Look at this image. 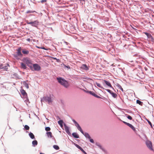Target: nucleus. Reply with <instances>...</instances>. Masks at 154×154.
<instances>
[{"label":"nucleus","mask_w":154,"mask_h":154,"mask_svg":"<svg viewBox=\"0 0 154 154\" xmlns=\"http://www.w3.org/2000/svg\"><path fill=\"white\" fill-rule=\"evenodd\" d=\"M57 80L59 83L66 88L69 86V84L67 81L61 78H57Z\"/></svg>","instance_id":"obj_1"},{"label":"nucleus","mask_w":154,"mask_h":154,"mask_svg":"<svg viewBox=\"0 0 154 154\" xmlns=\"http://www.w3.org/2000/svg\"><path fill=\"white\" fill-rule=\"evenodd\" d=\"M22 61L26 63L30 68L31 69L33 70L32 67L31 66V65L32 64V61L30 58L28 57L24 58L23 59Z\"/></svg>","instance_id":"obj_2"},{"label":"nucleus","mask_w":154,"mask_h":154,"mask_svg":"<svg viewBox=\"0 0 154 154\" xmlns=\"http://www.w3.org/2000/svg\"><path fill=\"white\" fill-rule=\"evenodd\" d=\"M39 22L38 20H36L34 22H27L28 24H30L32 26L34 27H36L38 25Z\"/></svg>","instance_id":"obj_3"},{"label":"nucleus","mask_w":154,"mask_h":154,"mask_svg":"<svg viewBox=\"0 0 154 154\" xmlns=\"http://www.w3.org/2000/svg\"><path fill=\"white\" fill-rule=\"evenodd\" d=\"M33 67L35 71H38L41 69L40 66L37 63L33 64Z\"/></svg>","instance_id":"obj_4"},{"label":"nucleus","mask_w":154,"mask_h":154,"mask_svg":"<svg viewBox=\"0 0 154 154\" xmlns=\"http://www.w3.org/2000/svg\"><path fill=\"white\" fill-rule=\"evenodd\" d=\"M146 144L147 146L151 150H153L152 146V143L149 141H147L146 142Z\"/></svg>","instance_id":"obj_5"},{"label":"nucleus","mask_w":154,"mask_h":154,"mask_svg":"<svg viewBox=\"0 0 154 154\" xmlns=\"http://www.w3.org/2000/svg\"><path fill=\"white\" fill-rule=\"evenodd\" d=\"M17 54L19 56H20V57H22L23 56V54L21 52V48L20 47L17 50Z\"/></svg>","instance_id":"obj_6"},{"label":"nucleus","mask_w":154,"mask_h":154,"mask_svg":"<svg viewBox=\"0 0 154 154\" xmlns=\"http://www.w3.org/2000/svg\"><path fill=\"white\" fill-rule=\"evenodd\" d=\"M144 33L146 35L148 38H149L151 39L152 40L154 39L150 34L147 32H144Z\"/></svg>","instance_id":"obj_7"},{"label":"nucleus","mask_w":154,"mask_h":154,"mask_svg":"<svg viewBox=\"0 0 154 154\" xmlns=\"http://www.w3.org/2000/svg\"><path fill=\"white\" fill-rule=\"evenodd\" d=\"M20 67L22 69H26L27 68V67L26 66V65L23 62H21L20 63Z\"/></svg>","instance_id":"obj_8"},{"label":"nucleus","mask_w":154,"mask_h":154,"mask_svg":"<svg viewBox=\"0 0 154 154\" xmlns=\"http://www.w3.org/2000/svg\"><path fill=\"white\" fill-rule=\"evenodd\" d=\"M45 100L46 102H48V103H51L52 100L51 98L50 97H45Z\"/></svg>","instance_id":"obj_9"},{"label":"nucleus","mask_w":154,"mask_h":154,"mask_svg":"<svg viewBox=\"0 0 154 154\" xmlns=\"http://www.w3.org/2000/svg\"><path fill=\"white\" fill-rule=\"evenodd\" d=\"M89 93L91 95H92L93 96H94V97H96L98 98H101V97L97 95L96 94H95L94 92H92V91H90L89 92Z\"/></svg>","instance_id":"obj_10"},{"label":"nucleus","mask_w":154,"mask_h":154,"mask_svg":"<svg viewBox=\"0 0 154 154\" xmlns=\"http://www.w3.org/2000/svg\"><path fill=\"white\" fill-rule=\"evenodd\" d=\"M75 126L77 127L78 129L79 130L82 134H84V132L82 129L81 127L78 124L77 125H76Z\"/></svg>","instance_id":"obj_11"},{"label":"nucleus","mask_w":154,"mask_h":154,"mask_svg":"<svg viewBox=\"0 0 154 154\" xmlns=\"http://www.w3.org/2000/svg\"><path fill=\"white\" fill-rule=\"evenodd\" d=\"M103 81L106 84V85H107L110 88H112V85H111V83H110L109 82L107 81L106 80H104Z\"/></svg>","instance_id":"obj_12"},{"label":"nucleus","mask_w":154,"mask_h":154,"mask_svg":"<svg viewBox=\"0 0 154 154\" xmlns=\"http://www.w3.org/2000/svg\"><path fill=\"white\" fill-rule=\"evenodd\" d=\"M20 92L21 94L24 96H27V94L25 91L23 89H21L20 91Z\"/></svg>","instance_id":"obj_13"},{"label":"nucleus","mask_w":154,"mask_h":154,"mask_svg":"<svg viewBox=\"0 0 154 154\" xmlns=\"http://www.w3.org/2000/svg\"><path fill=\"white\" fill-rule=\"evenodd\" d=\"M81 68L82 69H85L86 70H88V68L86 64L82 65L81 66Z\"/></svg>","instance_id":"obj_14"},{"label":"nucleus","mask_w":154,"mask_h":154,"mask_svg":"<svg viewBox=\"0 0 154 154\" xmlns=\"http://www.w3.org/2000/svg\"><path fill=\"white\" fill-rule=\"evenodd\" d=\"M23 53L24 54H29V51L23 49L22 51Z\"/></svg>","instance_id":"obj_15"},{"label":"nucleus","mask_w":154,"mask_h":154,"mask_svg":"<svg viewBox=\"0 0 154 154\" xmlns=\"http://www.w3.org/2000/svg\"><path fill=\"white\" fill-rule=\"evenodd\" d=\"M86 137L88 138L89 139H90L91 138V137L89 135V134L87 133H84V134H83Z\"/></svg>","instance_id":"obj_16"},{"label":"nucleus","mask_w":154,"mask_h":154,"mask_svg":"<svg viewBox=\"0 0 154 154\" xmlns=\"http://www.w3.org/2000/svg\"><path fill=\"white\" fill-rule=\"evenodd\" d=\"M48 137L51 138L52 137V133L51 132H48L46 133Z\"/></svg>","instance_id":"obj_17"},{"label":"nucleus","mask_w":154,"mask_h":154,"mask_svg":"<svg viewBox=\"0 0 154 154\" xmlns=\"http://www.w3.org/2000/svg\"><path fill=\"white\" fill-rule=\"evenodd\" d=\"M14 57L17 60H19L20 59V56H19L17 54H14L13 55Z\"/></svg>","instance_id":"obj_18"},{"label":"nucleus","mask_w":154,"mask_h":154,"mask_svg":"<svg viewBox=\"0 0 154 154\" xmlns=\"http://www.w3.org/2000/svg\"><path fill=\"white\" fill-rule=\"evenodd\" d=\"M72 135L75 138H79V136L76 133H74L72 134Z\"/></svg>","instance_id":"obj_19"},{"label":"nucleus","mask_w":154,"mask_h":154,"mask_svg":"<svg viewBox=\"0 0 154 154\" xmlns=\"http://www.w3.org/2000/svg\"><path fill=\"white\" fill-rule=\"evenodd\" d=\"M65 129L67 133L68 134L69 133V128L67 126H66V125L65 126Z\"/></svg>","instance_id":"obj_20"},{"label":"nucleus","mask_w":154,"mask_h":154,"mask_svg":"<svg viewBox=\"0 0 154 154\" xmlns=\"http://www.w3.org/2000/svg\"><path fill=\"white\" fill-rule=\"evenodd\" d=\"M38 144V142L37 140H35L34 141H33L32 142V144L33 146H35L37 145Z\"/></svg>","instance_id":"obj_21"},{"label":"nucleus","mask_w":154,"mask_h":154,"mask_svg":"<svg viewBox=\"0 0 154 154\" xmlns=\"http://www.w3.org/2000/svg\"><path fill=\"white\" fill-rule=\"evenodd\" d=\"M63 120H60L58 122V124L59 125H60V126L61 127H62L63 126Z\"/></svg>","instance_id":"obj_22"},{"label":"nucleus","mask_w":154,"mask_h":154,"mask_svg":"<svg viewBox=\"0 0 154 154\" xmlns=\"http://www.w3.org/2000/svg\"><path fill=\"white\" fill-rule=\"evenodd\" d=\"M8 66H9L8 64H7V65H5L3 66L1 68L3 69H4L5 70H7V69H8Z\"/></svg>","instance_id":"obj_23"},{"label":"nucleus","mask_w":154,"mask_h":154,"mask_svg":"<svg viewBox=\"0 0 154 154\" xmlns=\"http://www.w3.org/2000/svg\"><path fill=\"white\" fill-rule=\"evenodd\" d=\"M29 135L31 139H33L35 138L34 135L31 132L29 134Z\"/></svg>","instance_id":"obj_24"},{"label":"nucleus","mask_w":154,"mask_h":154,"mask_svg":"<svg viewBox=\"0 0 154 154\" xmlns=\"http://www.w3.org/2000/svg\"><path fill=\"white\" fill-rule=\"evenodd\" d=\"M111 94L114 98H116L117 97V94L115 93L112 92Z\"/></svg>","instance_id":"obj_25"},{"label":"nucleus","mask_w":154,"mask_h":154,"mask_svg":"<svg viewBox=\"0 0 154 154\" xmlns=\"http://www.w3.org/2000/svg\"><path fill=\"white\" fill-rule=\"evenodd\" d=\"M123 122L125 124H126V125H127L129 127H130L131 128V127L132 126V125L129 124V123H127V122H124V121H123Z\"/></svg>","instance_id":"obj_26"},{"label":"nucleus","mask_w":154,"mask_h":154,"mask_svg":"<svg viewBox=\"0 0 154 154\" xmlns=\"http://www.w3.org/2000/svg\"><path fill=\"white\" fill-rule=\"evenodd\" d=\"M123 122L125 124H126V125H127L129 127H130L131 128V127L132 126V125L129 124V123H127V122H124V121H123Z\"/></svg>","instance_id":"obj_27"},{"label":"nucleus","mask_w":154,"mask_h":154,"mask_svg":"<svg viewBox=\"0 0 154 154\" xmlns=\"http://www.w3.org/2000/svg\"><path fill=\"white\" fill-rule=\"evenodd\" d=\"M23 83L24 84V86L27 88H29L28 84L27 83H26L25 82H23Z\"/></svg>","instance_id":"obj_28"},{"label":"nucleus","mask_w":154,"mask_h":154,"mask_svg":"<svg viewBox=\"0 0 154 154\" xmlns=\"http://www.w3.org/2000/svg\"><path fill=\"white\" fill-rule=\"evenodd\" d=\"M136 102L138 104L140 105L141 106L142 105L143 102L141 101H140L139 100H137Z\"/></svg>","instance_id":"obj_29"},{"label":"nucleus","mask_w":154,"mask_h":154,"mask_svg":"<svg viewBox=\"0 0 154 154\" xmlns=\"http://www.w3.org/2000/svg\"><path fill=\"white\" fill-rule=\"evenodd\" d=\"M53 148L56 150H58L59 149V147L57 145H54Z\"/></svg>","instance_id":"obj_30"},{"label":"nucleus","mask_w":154,"mask_h":154,"mask_svg":"<svg viewBox=\"0 0 154 154\" xmlns=\"http://www.w3.org/2000/svg\"><path fill=\"white\" fill-rule=\"evenodd\" d=\"M75 146L79 149H80L81 150L82 149L80 146H79L78 145L75 144Z\"/></svg>","instance_id":"obj_31"},{"label":"nucleus","mask_w":154,"mask_h":154,"mask_svg":"<svg viewBox=\"0 0 154 154\" xmlns=\"http://www.w3.org/2000/svg\"><path fill=\"white\" fill-rule=\"evenodd\" d=\"M24 128L26 130H29V127L26 125H25Z\"/></svg>","instance_id":"obj_32"},{"label":"nucleus","mask_w":154,"mask_h":154,"mask_svg":"<svg viewBox=\"0 0 154 154\" xmlns=\"http://www.w3.org/2000/svg\"><path fill=\"white\" fill-rule=\"evenodd\" d=\"M96 84L97 86L98 87L101 88H103L100 84L97 82H96Z\"/></svg>","instance_id":"obj_33"},{"label":"nucleus","mask_w":154,"mask_h":154,"mask_svg":"<svg viewBox=\"0 0 154 154\" xmlns=\"http://www.w3.org/2000/svg\"><path fill=\"white\" fill-rule=\"evenodd\" d=\"M45 130L46 131H49L51 130V128L49 127H46L45 128Z\"/></svg>","instance_id":"obj_34"},{"label":"nucleus","mask_w":154,"mask_h":154,"mask_svg":"<svg viewBox=\"0 0 154 154\" xmlns=\"http://www.w3.org/2000/svg\"><path fill=\"white\" fill-rule=\"evenodd\" d=\"M126 115L128 116H127V117L129 119H130L131 120H132V118L131 117V116H129V115Z\"/></svg>","instance_id":"obj_35"},{"label":"nucleus","mask_w":154,"mask_h":154,"mask_svg":"<svg viewBox=\"0 0 154 154\" xmlns=\"http://www.w3.org/2000/svg\"><path fill=\"white\" fill-rule=\"evenodd\" d=\"M34 12H35V11H27L26 12V13L27 14V13H33Z\"/></svg>","instance_id":"obj_36"},{"label":"nucleus","mask_w":154,"mask_h":154,"mask_svg":"<svg viewBox=\"0 0 154 154\" xmlns=\"http://www.w3.org/2000/svg\"><path fill=\"white\" fill-rule=\"evenodd\" d=\"M106 90L107 91H108L109 93H110V94L112 93V92L110 90H109V89H106Z\"/></svg>","instance_id":"obj_37"},{"label":"nucleus","mask_w":154,"mask_h":154,"mask_svg":"<svg viewBox=\"0 0 154 154\" xmlns=\"http://www.w3.org/2000/svg\"><path fill=\"white\" fill-rule=\"evenodd\" d=\"M147 121H148V123L152 127V124L151 123V122L148 120H147Z\"/></svg>","instance_id":"obj_38"},{"label":"nucleus","mask_w":154,"mask_h":154,"mask_svg":"<svg viewBox=\"0 0 154 154\" xmlns=\"http://www.w3.org/2000/svg\"><path fill=\"white\" fill-rule=\"evenodd\" d=\"M73 122L75 123V125H77V124H78V123L75 120H74V119L73 120Z\"/></svg>","instance_id":"obj_39"},{"label":"nucleus","mask_w":154,"mask_h":154,"mask_svg":"<svg viewBox=\"0 0 154 154\" xmlns=\"http://www.w3.org/2000/svg\"><path fill=\"white\" fill-rule=\"evenodd\" d=\"M131 128L134 131H135V128L132 125V126L131 127Z\"/></svg>","instance_id":"obj_40"},{"label":"nucleus","mask_w":154,"mask_h":154,"mask_svg":"<svg viewBox=\"0 0 154 154\" xmlns=\"http://www.w3.org/2000/svg\"><path fill=\"white\" fill-rule=\"evenodd\" d=\"M90 139V141L92 143H93L94 142V140H93V139H91V138L89 139Z\"/></svg>","instance_id":"obj_41"},{"label":"nucleus","mask_w":154,"mask_h":154,"mask_svg":"<svg viewBox=\"0 0 154 154\" xmlns=\"http://www.w3.org/2000/svg\"><path fill=\"white\" fill-rule=\"evenodd\" d=\"M81 151L83 152L84 153V154H86V152L83 149H82Z\"/></svg>","instance_id":"obj_42"},{"label":"nucleus","mask_w":154,"mask_h":154,"mask_svg":"<svg viewBox=\"0 0 154 154\" xmlns=\"http://www.w3.org/2000/svg\"><path fill=\"white\" fill-rule=\"evenodd\" d=\"M47 1L46 0H42L41 1V2L42 3H43L44 2H46Z\"/></svg>","instance_id":"obj_43"},{"label":"nucleus","mask_w":154,"mask_h":154,"mask_svg":"<svg viewBox=\"0 0 154 154\" xmlns=\"http://www.w3.org/2000/svg\"><path fill=\"white\" fill-rule=\"evenodd\" d=\"M64 66H65V67H66V68H68V69H70V67L69 66H66V65H64Z\"/></svg>","instance_id":"obj_44"},{"label":"nucleus","mask_w":154,"mask_h":154,"mask_svg":"<svg viewBox=\"0 0 154 154\" xmlns=\"http://www.w3.org/2000/svg\"><path fill=\"white\" fill-rule=\"evenodd\" d=\"M42 48V49H45V48H44V47L43 48Z\"/></svg>","instance_id":"obj_45"},{"label":"nucleus","mask_w":154,"mask_h":154,"mask_svg":"<svg viewBox=\"0 0 154 154\" xmlns=\"http://www.w3.org/2000/svg\"><path fill=\"white\" fill-rule=\"evenodd\" d=\"M122 90L123 91V89L122 88Z\"/></svg>","instance_id":"obj_46"},{"label":"nucleus","mask_w":154,"mask_h":154,"mask_svg":"<svg viewBox=\"0 0 154 154\" xmlns=\"http://www.w3.org/2000/svg\"><path fill=\"white\" fill-rule=\"evenodd\" d=\"M54 59H56V58H54Z\"/></svg>","instance_id":"obj_47"},{"label":"nucleus","mask_w":154,"mask_h":154,"mask_svg":"<svg viewBox=\"0 0 154 154\" xmlns=\"http://www.w3.org/2000/svg\"><path fill=\"white\" fill-rule=\"evenodd\" d=\"M67 154L65 153V154Z\"/></svg>","instance_id":"obj_48"}]
</instances>
